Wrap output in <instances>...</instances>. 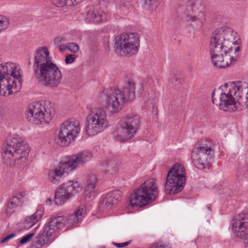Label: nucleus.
<instances>
[{"label": "nucleus", "mask_w": 248, "mask_h": 248, "mask_svg": "<svg viewBox=\"0 0 248 248\" xmlns=\"http://www.w3.org/2000/svg\"><path fill=\"white\" fill-rule=\"evenodd\" d=\"M86 132L89 136H94L104 131L108 125L106 112L102 108L91 110L87 117Z\"/></svg>", "instance_id": "obj_13"}, {"label": "nucleus", "mask_w": 248, "mask_h": 248, "mask_svg": "<svg viewBox=\"0 0 248 248\" xmlns=\"http://www.w3.org/2000/svg\"><path fill=\"white\" fill-rule=\"evenodd\" d=\"M121 199V192L120 190L109 192L100 202L99 208L102 210L110 209L113 205L117 204Z\"/></svg>", "instance_id": "obj_22"}, {"label": "nucleus", "mask_w": 248, "mask_h": 248, "mask_svg": "<svg viewBox=\"0 0 248 248\" xmlns=\"http://www.w3.org/2000/svg\"><path fill=\"white\" fill-rule=\"evenodd\" d=\"M16 235L15 233H11L3 238L1 240L0 242L1 243H4L9 241V240L11 239L12 238H14V237H15Z\"/></svg>", "instance_id": "obj_35"}, {"label": "nucleus", "mask_w": 248, "mask_h": 248, "mask_svg": "<svg viewBox=\"0 0 248 248\" xmlns=\"http://www.w3.org/2000/svg\"><path fill=\"white\" fill-rule=\"evenodd\" d=\"M23 196L21 193H17L11 197L7 203L6 213L11 214L15 212V209L22 204Z\"/></svg>", "instance_id": "obj_23"}, {"label": "nucleus", "mask_w": 248, "mask_h": 248, "mask_svg": "<svg viewBox=\"0 0 248 248\" xmlns=\"http://www.w3.org/2000/svg\"><path fill=\"white\" fill-rule=\"evenodd\" d=\"M29 152V145L26 141L8 139L3 148L2 162L8 167L14 166L17 162V165L20 166L27 160Z\"/></svg>", "instance_id": "obj_6"}, {"label": "nucleus", "mask_w": 248, "mask_h": 248, "mask_svg": "<svg viewBox=\"0 0 248 248\" xmlns=\"http://www.w3.org/2000/svg\"><path fill=\"white\" fill-rule=\"evenodd\" d=\"M185 171L184 166L179 164H176L170 170L164 185L166 194H175L183 189L186 181Z\"/></svg>", "instance_id": "obj_11"}, {"label": "nucleus", "mask_w": 248, "mask_h": 248, "mask_svg": "<svg viewBox=\"0 0 248 248\" xmlns=\"http://www.w3.org/2000/svg\"><path fill=\"white\" fill-rule=\"evenodd\" d=\"M136 84L128 80L123 87V91L116 88H109L103 90L106 96L108 108L113 113L120 111L126 101L133 100L135 97Z\"/></svg>", "instance_id": "obj_5"}, {"label": "nucleus", "mask_w": 248, "mask_h": 248, "mask_svg": "<svg viewBox=\"0 0 248 248\" xmlns=\"http://www.w3.org/2000/svg\"><path fill=\"white\" fill-rule=\"evenodd\" d=\"M159 248H171L170 243L162 244L160 241L158 242Z\"/></svg>", "instance_id": "obj_36"}, {"label": "nucleus", "mask_w": 248, "mask_h": 248, "mask_svg": "<svg viewBox=\"0 0 248 248\" xmlns=\"http://www.w3.org/2000/svg\"><path fill=\"white\" fill-rule=\"evenodd\" d=\"M158 193L155 181L150 179L142 183L130 197L132 206L142 207L155 201Z\"/></svg>", "instance_id": "obj_9"}, {"label": "nucleus", "mask_w": 248, "mask_h": 248, "mask_svg": "<svg viewBox=\"0 0 248 248\" xmlns=\"http://www.w3.org/2000/svg\"><path fill=\"white\" fill-rule=\"evenodd\" d=\"M80 131L79 122L71 119L65 121L60 127L57 143L61 146H67L78 136Z\"/></svg>", "instance_id": "obj_15"}, {"label": "nucleus", "mask_w": 248, "mask_h": 248, "mask_svg": "<svg viewBox=\"0 0 248 248\" xmlns=\"http://www.w3.org/2000/svg\"><path fill=\"white\" fill-rule=\"evenodd\" d=\"M22 81L21 70L16 64H0V95L16 93L20 89Z\"/></svg>", "instance_id": "obj_4"}, {"label": "nucleus", "mask_w": 248, "mask_h": 248, "mask_svg": "<svg viewBox=\"0 0 248 248\" xmlns=\"http://www.w3.org/2000/svg\"><path fill=\"white\" fill-rule=\"evenodd\" d=\"M43 212L41 210L36 211L33 215L26 217L24 221V228L30 229L34 226L42 217Z\"/></svg>", "instance_id": "obj_24"}, {"label": "nucleus", "mask_w": 248, "mask_h": 248, "mask_svg": "<svg viewBox=\"0 0 248 248\" xmlns=\"http://www.w3.org/2000/svg\"><path fill=\"white\" fill-rule=\"evenodd\" d=\"M52 202V200L50 198H48L46 200V204H50Z\"/></svg>", "instance_id": "obj_42"}, {"label": "nucleus", "mask_w": 248, "mask_h": 248, "mask_svg": "<svg viewBox=\"0 0 248 248\" xmlns=\"http://www.w3.org/2000/svg\"><path fill=\"white\" fill-rule=\"evenodd\" d=\"M52 3L58 7H63L64 6H71L73 2L71 0H51Z\"/></svg>", "instance_id": "obj_29"}, {"label": "nucleus", "mask_w": 248, "mask_h": 248, "mask_svg": "<svg viewBox=\"0 0 248 248\" xmlns=\"http://www.w3.org/2000/svg\"><path fill=\"white\" fill-rule=\"evenodd\" d=\"M117 170V167L115 162H109L107 164L105 172L108 175H111Z\"/></svg>", "instance_id": "obj_30"}, {"label": "nucleus", "mask_w": 248, "mask_h": 248, "mask_svg": "<svg viewBox=\"0 0 248 248\" xmlns=\"http://www.w3.org/2000/svg\"><path fill=\"white\" fill-rule=\"evenodd\" d=\"M119 125L116 138L121 142L126 141L137 134L140 127L141 119L138 115L128 114L121 120Z\"/></svg>", "instance_id": "obj_12"}, {"label": "nucleus", "mask_w": 248, "mask_h": 248, "mask_svg": "<svg viewBox=\"0 0 248 248\" xmlns=\"http://www.w3.org/2000/svg\"><path fill=\"white\" fill-rule=\"evenodd\" d=\"M73 2L72 5H77L82 1V0H71Z\"/></svg>", "instance_id": "obj_40"}, {"label": "nucleus", "mask_w": 248, "mask_h": 248, "mask_svg": "<svg viewBox=\"0 0 248 248\" xmlns=\"http://www.w3.org/2000/svg\"><path fill=\"white\" fill-rule=\"evenodd\" d=\"M92 157V153L88 151H83L68 157L60 161L57 167L49 172V180L54 184H59L61 177L64 173H68L80 165H83L90 161Z\"/></svg>", "instance_id": "obj_7"}, {"label": "nucleus", "mask_w": 248, "mask_h": 248, "mask_svg": "<svg viewBox=\"0 0 248 248\" xmlns=\"http://www.w3.org/2000/svg\"><path fill=\"white\" fill-rule=\"evenodd\" d=\"M192 10L193 16L188 15L186 20L197 29L202 28L205 22V8L203 2L202 0H195L192 5Z\"/></svg>", "instance_id": "obj_17"}, {"label": "nucleus", "mask_w": 248, "mask_h": 248, "mask_svg": "<svg viewBox=\"0 0 248 248\" xmlns=\"http://www.w3.org/2000/svg\"><path fill=\"white\" fill-rule=\"evenodd\" d=\"M67 46L68 49L73 53H76L78 51V46L75 43H68Z\"/></svg>", "instance_id": "obj_31"}, {"label": "nucleus", "mask_w": 248, "mask_h": 248, "mask_svg": "<svg viewBox=\"0 0 248 248\" xmlns=\"http://www.w3.org/2000/svg\"><path fill=\"white\" fill-rule=\"evenodd\" d=\"M114 47L127 56L135 55L139 50L140 37L136 33H124L115 37Z\"/></svg>", "instance_id": "obj_14"}, {"label": "nucleus", "mask_w": 248, "mask_h": 248, "mask_svg": "<svg viewBox=\"0 0 248 248\" xmlns=\"http://www.w3.org/2000/svg\"><path fill=\"white\" fill-rule=\"evenodd\" d=\"M131 243V240L128 241L127 242L122 243H118L116 242H113V244L114 246L117 248H123L129 245Z\"/></svg>", "instance_id": "obj_34"}, {"label": "nucleus", "mask_w": 248, "mask_h": 248, "mask_svg": "<svg viewBox=\"0 0 248 248\" xmlns=\"http://www.w3.org/2000/svg\"><path fill=\"white\" fill-rule=\"evenodd\" d=\"M140 90H139V93H142V91L143 90V83H141L140 84Z\"/></svg>", "instance_id": "obj_41"}, {"label": "nucleus", "mask_w": 248, "mask_h": 248, "mask_svg": "<svg viewBox=\"0 0 248 248\" xmlns=\"http://www.w3.org/2000/svg\"><path fill=\"white\" fill-rule=\"evenodd\" d=\"M55 114L53 104L48 101L31 103L26 112V118L29 122L39 125L48 124Z\"/></svg>", "instance_id": "obj_8"}, {"label": "nucleus", "mask_w": 248, "mask_h": 248, "mask_svg": "<svg viewBox=\"0 0 248 248\" xmlns=\"http://www.w3.org/2000/svg\"><path fill=\"white\" fill-rule=\"evenodd\" d=\"M234 32L228 28L216 31L210 40L209 48L214 64L219 68H226L239 57L240 46H236Z\"/></svg>", "instance_id": "obj_1"}, {"label": "nucleus", "mask_w": 248, "mask_h": 248, "mask_svg": "<svg viewBox=\"0 0 248 248\" xmlns=\"http://www.w3.org/2000/svg\"><path fill=\"white\" fill-rule=\"evenodd\" d=\"M116 10L118 12L124 13L128 12L130 2L128 0H116Z\"/></svg>", "instance_id": "obj_25"}, {"label": "nucleus", "mask_w": 248, "mask_h": 248, "mask_svg": "<svg viewBox=\"0 0 248 248\" xmlns=\"http://www.w3.org/2000/svg\"><path fill=\"white\" fill-rule=\"evenodd\" d=\"M84 17L87 23H93L94 24L105 22L109 18V16L107 13L98 7L90 8L86 11Z\"/></svg>", "instance_id": "obj_21"}, {"label": "nucleus", "mask_w": 248, "mask_h": 248, "mask_svg": "<svg viewBox=\"0 0 248 248\" xmlns=\"http://www.w3.org/2000/svg\"><path fill=\"white\" fill-rule=\"evenodd\" d=\"M232 229L236 236L246 239L245 248H248V214L235 216L232 222Z\"/></svg>", "instance_id": "obj_18"}, {"label": "nucleus", "mask_w": 248, "mask_h": 248, "mask_svg": "<svg viewBox=\"0 0 248 248\" xmlns=\"http://www.w3.org/2000/svg\"><path fill=\"white\" fill-rule=\"evenodd\" d=\"M34 234V232L28 234V235H27L26 236L24 237L20 241V244L22 245V244H24L25 243H28V242H29L31 240V239L33 237Z\"/></svg>", "instance_id": "obj_32"}, {"label": "nucleus", "mask_w": 248, "mask_h": 248, "mask_svg": "<svg viewBox=\"0 0 248 248\" xmlns=\"http://www.w3.org/2000/svg\"><path fill=\"white\" fill-rule=\"evenodd\" d=\"M66 49H68V46L67 45L63 44V45H60L59 46V51L61 52H62L64 50H65Z\"/></svg>", "instance_id": "obj_37"}, {"label": "nucleus", "mask_w": 248, "mask_h": 248, "mask_svg": "<svg viewBox=\"0 0 248 248\" xmlns=\"http://www.w3.org/2000/svg\"><path fill=\"white\" fill-rule=\"evenodd\" d=\"M178 78H175V82H177V81H178Z\"/></svg>", "instance_id": "obj_43"}, {"label": "nucleus", "mask_w": 248, "mask_h": 248, "mask_svg": "<svg viewBox=\"0 0 248 248\" xmlns=\"http://www.w3.org/2000/svg\"><path fill=\"white\" fill-rule=\"evenodd\" d=\"M84 210L82 208H78L74 214L71 215L68 217L58 216L51 218L52 220L57 222L55 226L58 230H60L64 227H66V230L71 228L75 225L78 223L82 218L84 214Z\"/></svg>", "instance_id": "obj_19"}, {"label": "nucleus", "mask_w": 248, "mask_h": 248, "mask_svg": "<svg viewBox=\"0 0 248 248\" xmlns=\"http://www.w3.org/2000/svg\"><path fill=\"white\" fill-rule=\"evenodd\" d=\"M214 144L207 141L197 143L193 149L191 157L194 165L202 170L210 166L214 159Z\"/></svg>", "instance_id": "obj_10"}, {"label": "nucleus", "mask_w": 248, "mask_h": 248, "mask_svg": "<svg viewBox=\"0 0 248 248\" xmlns=\"http://www.w3.org/2000/svg\"><path fill=\"white\" fill-rule=\"evenodd\" d=\"M81 190L82 187L78 182L68 181L58 187L54 202L56 205H61Z\"/></svg>", "instance_id": "obj_16"}, {"label": "nucleus", "mask_w": 248, "mask_h": 248, "mask_svg": "<svg viewBox=\"0 0 248 248\" xmlns=\"http://www.w3.org/2000/svg\"><path fill=\"white\" fill-rule=\"evenodd\" d=\"M226 93L220 88L215 89L212 94L213 103L224 111L232 112L248 108V86L241 81L226 83Z\"/></svg>", "instance_id": "obj_2"}, {"label": "nucleus", "mask_w": 248, "mask_h": 248, "mask_svg": "<svg viewBox=\"0 0 248 248\" xmlns=\"http://www.w3.org/2000/svg\"><path fill=\"white\" fill-rule=\"evenodd\" d=\"M75 61V55L73 54L68 55L65 59V62L66 64H70Z\"/></svg>", "instance_id": "obj_33"}, {"label": "nucleus", "mask_w": 248, "mask_h": 248, "mask_svg": "<svg viewBox=\"0 0 248 248\" xmlns=\"http://www.w3.org/2000/svg\"><path fill=\"white\" fill-rule=\"evenodd\" d=\"M57 223L52 221L51 218L49 219L46 225L45 226L42 232L39 233L36 238V248H41L44 245L50 243L53 240L52 235L59 231L55 226Z\"/></svg>", "instance_id": "obj_20"}, {"label": "nucleus", "mask_w": 248, "mask_h": 248, "mask_svg": "<svg viewBox=\"0 0 248 248\" xmlns=\"http://www.w3.org/2000/svg\"><path fill=\"white\" fill-rule=\"evenodd\" d=\"M34 59V76L38 82L50 88L57 87L61 82L62 73L52 62L48 49L44 46L38 48L35 52Z\"/></svg>", "instance_id": "obj_3"}, {"label": "nucleus", "mask_w": 248, "mask_h": 248, "mask_svg": "<svg viewBox=\"0 0 248 248\" xmlns=\"http://www.w3.org/2000/svg\"><path fill=\"white\" fill-rule=\"evenodd\" d=\"M144 8L148 10L155 9L159 4V0H143Z\"/></svg>", "instance_id": "obj_27"}, {"label": "nucleus", "mask_w": 248, "mask_h": 248, "mask_svg": "<svg viewBox=\"0 0 248 248\" xmlns=\"http://www.w3.org/2000/svg\"><path fill=\"white\" fill-rule=\"evenodd\" d=\"M96 182L97 178L95 175H89L86 181V192L92 191L95 187Z\"/></svg>", "instance_id": "obj_26"}, {"label": "nucleus", "mask_w": 248, "mask_h": 248, "mask_svg": "<svg viewBox=\"0 0 248 248\" xmlns=\"http://www.w3.org/2000/svg\"><path fill=\"white\" fill-rule=\"evenodd\" d=\"M100 248H105V247H101Z\"/></svg>", "instance_id": "obj_44"}, {"label": "nucleus", "mask_w": 248, "mask_h": 248, "mask_svg": "<svg viewBox=\"0 0 248 248\" xmlns=\"http://www.w3.org/2000/svg\"><path fill=\"white\" fill-rule=\"evenodd\" d=\"M9 23V19L8 17L0 15V33L8 28Z\"/></svg>", "instance_id": "obj_28"}, {"label": "nucleus", "mask_w": 248, "mask_h": 248, "mask_svg": "<svg viewBox=\"0 0 248 248\" xmlns=\"http://www.w3.org/2000/svg\"><path fill=\"white\" fill-rule=\"evenodd\" d=\"M56 39H57V40H58L59 42H65V41H66V38H65V37H63V36L58 37V38H57Z\"/></svg>", "instance_id": "obj_39"}, {"label": "nucleus", "mask_w": 248, "mask_h": 248, "mask_svg": "<svg viewBox=\"0 0 248 248\" xmlns=\"http://www.w3.org/2000/svg\"><path fill=\"white\" fill-rule=\"evenodd\" d=\"M150 248H159L158 242L153 243L151 245Z\"/></svg>", "instance_id": "obj_38"}]
</instances>
